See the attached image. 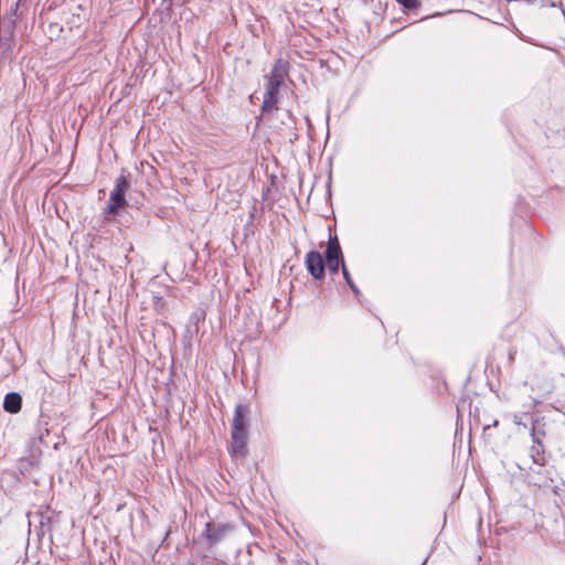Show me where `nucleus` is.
I'll return each mask as SVG.
<instances>
[{
	"instance_id": "nucleus-1",
	"label": "nucleus",
	"mask_w": 565,
	"mask_h": 565,
	"mask_svg": "<svg viewBox=\"0 0 565 565\" xmlns=\"http://www.w3.org/2000/svg\"><path fill=\"white\" fill-rule=\"evenodd\" d=\"M288 72V62L282 58L275 61L270 73L266 76L267 83L260 107L262 116H267L274 110H278L277 104L279 89L285 83Z\"/></svg>"
},
{
	"instance_id": "nucleus-2",
	"label": "nucleus",
	"mask_w": 565,
	"mask_h": 565,
	"mask_svg": "<svg viewBox=\"0 0 565 565\" xmlns=\"http://www.w3.org/2000/svg\"><path fill=\"white\" fill-rule=\"evenodd\" d=\"M249 407L238 404L235 407L232 423V450L236 456L244 457L246 455L247 423Z\"/></svg>"
},
{
	"instance_id": "nucleus-3",
	"label": "nucleus",
	"mask_w": 565,
	"mask_h": 565,
	"mask_svg": "<svg viewBox=\"0 0 565 565\" xmlns=\"http://www.w3.org/2000/svg\"><path fill=\"white\" fill-rule=\"evenodd\" d=\"M129 189V181L125 174H120L116 179L115 188L110 192L108 204L105 209V213L108 215H115L120 209L127 205L126 192Z\"/></svg>"
},
{
	"instance_id": "nucleus-4",
	"label": "nucleus",
	"mask_w": 565,
	"mask_h": 565,
	"mask_svg": "<svg viewBox=\"0 0 565 565\" xmlns=\"http://www.w3.org/2000/svg\"><path fill=\"white\" fill-rule=\"evenodd\" d=\"M326 262L331 274H337L340 264H344L341 247L337 236H330L329 238L326 250Z\"/></svg>"
},
{
	"instance_id": "nucleus-5",
	"label": "nucleus",
	"mask_w": 565,
	"mask_h": 565,
	"mask_svg": "<svg viewBox=\"0 0 565 565\" xmlns=\"http://www.w3.org/2000/svg\"><path fill=\"white\" fill-rule=\"evenodd\" d=\"M306 267L313 279H323L326 265L319 252L311 250L306 255Z\"/></svg>"
},
{
	"instance_id": "nucleus-6",
	"label": "nucleus",
	"mask_w": 565,
	"mask_h": 565,
	"mask_svg": "<svg viewBox=\"0 0 565 565\" xmlns=\"http://www.w3.org/2000/svg\"><path fill=\"white\" fill-rule=\"evenodd\" d=\"M233 531V526L231 524L223 523H206L205 533L211 543H217L224 536Z\"/></svg>"
},
{
	"instance_id": "nucleus-7",
	"label": "nucleus",
	"mask_w": 565,
	"mask_h": 565,
	"mask_svg": "<svg viewBox=\"0 0 565 565\" xmlns=\"http://www.w3.org/2000/svg\"><path fill=\"white\" fill-rule=\"evenodd\" d=\"M533 445L530 448V457L533 462L537 466L545 465V456L543 444L537 439L536 435L533 433Z\"/></svg>"
},
{
	"instance_id": "nucleus-8",
	"label": "nucleus",
	"mask_w": 565,
	"mask_h": 565,
	"mask_svg": "<svg viewBox=\"0 0 565 565\" xmlns=\"http://www.w3.org/2000/svg\"><path fill=\"white\" fill-rule=\"evenodd\" d=\"M22 406V398L18 393H8L3 401V408L6 412L17 414Z\"/></svg>"
},
{
	"instance_id": "nucleus-9",
	"label": "nucleus",
	"mask_w": 565,
	"mask_h": 565,
	"mask_svg": "<svg viewBox=\"0 0 565 565\" xmlns=\"http://www.w3.org/2000/svg\"><path fill=\"white\" fill-rule=\"evenodd\" d=\"M407 10H415L419 7L418 0H396Z\"/></svg>"
},
{
	"instance_id": "nucleus-10",
	"label": "nucleus",
	"mask_w": 565,
	"mask_h": 565,
	"mask_svg": "<svg viewBox=\"0 0 565 565\" xmlns=\"http://www.w3.org/2000/svg\"><path fill=\"white\" fill-rule=\"evenodd\" d=\"M342 274L345 279V281L349 284V280H352L350 273L344 264H342Z\"/></svg>"
},
{
	"instance_id": "nucleus-11",
	"label": "nucleus",
	"mask_w": 565,
	"mask_h": 565,
	"mask_svg": "<svg viewBox=\"0 0 565 565\" xmlns=\"http://www.w3.org/2000/svg\"><path fill=\"white\" fill-rule=\"evenodd\" d=\"M349 286L354 294H359V289L354 285L353 280H349Z\"/></svg>"
}]
</instances>
